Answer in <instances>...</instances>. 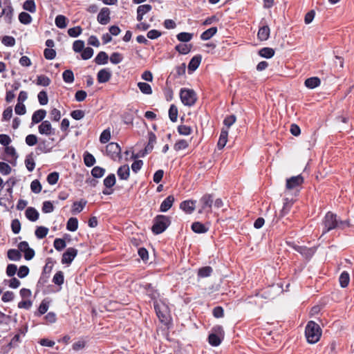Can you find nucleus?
Returning a JSON list of instances; mask_svg holds the SVG:
<instances>
[{
    "instance_id": "1",
    "label": "nucleus",
    "mask_w": 354,
    "mask_h": 354,
    "mask_svg": "<svg viewBox=\"0 0 354 354\" xmlns=\"http://www.w3.org/2000/svg\"><path fill=\"white\" fill-rule=\"evenodd\" d=\"M324 225V230L322 236L327 233L330 230L335 229H344L345 227L350 226L349 221L345 220L342 221L337 219V216L335 214L328 212L325 215L322 221Z\"/></svg>"
},
{
    "instance_id": "2",
    "label": "nucleus",
    "mask_w": 354,
    "mask_h": 354,
    "mask_svg": "<svg viewBox=\"0 0 354 354\" xmlns=\"http://www.w3.org/2000/svg\"><path fill=\"white\" fill-rule=\"evenodd\" d=\"M305 335L308 343H317L322 336L319 325L313 321L308 322L305 328Z\"/></svg>"
},
{
    "instance_id": "3",
    "label": "nucleus",
    "mask_w": 354,
    "mask_h": 354,
    "mask_svg": "<svg viewBox=\"0 0 354 354\" xmlns=\"http://www.w3.org/2000/svg\"><path fill=\"white\" fill-rule=\"evenodd\" d=\"M170 223L169 217L165 215H158L153 219L151 230L155 234H161L168 227Z\"/></svg>"
},
{
    "instance_id": "4",
    "label": "nucleus",
    "mask_w": 354,
    "mask_h": 354,
    "mask_svg": "<svg viewBox=\"0 0 354 354\" xmlns=\"http://www.w3.org/2000/svg\"><path fill=\"white\" fill-rule=\"evenodd\" d=\"M224 338V330L221 326H215L212 328L211 333L209 335L208 341L209 344L213 346H218L221 344Z\"/></svg>"
},
{
    "instance_id": "5",
    "label": "nucleus",
    "mask_w": 354,
    "mask_h": 354,
    "mask_svg": "<svg viewBox=\"0 0 354 354\" xmlns=\"http://www.w3.org/2000/svg\"><path fill=\"white\" fill-rule=\"evenodd\" d=\"M180 97L183 104L188 106H193L197 100L194 90L188 88H182L180 92Z\"/></svg>"
},
{
    "instance_id": "6",
    "label": "nucleus",
    "mask_w": 354,
    "mask_h": 354,
    "mask_svg": "<svg viewBox=\"0 0 354 354\" xmlns=\"http://www.w3.org/2000/svg\"><path fill=\"white\" fill-rule=\"evenodd\" d=\"M213 205L212 195L206 194L203 195L198 201V213H209L212 212Z\"/></svg>"
},
{
    "instance_id": "7",
    "label": "nucleus",
    "mask_w": 354,
    "mask_h": 354,
    "mask_svg": "<svg viewBox=\"0 0 354 354\" xmlns=\"http://www.w3.org/2000/svg\"><path fill=\"white\" fill-rule=\"evenodd\" d=\"M106 151L113 160L121 158V148L118 144L115 142H110L106 147Z\"/></svg>"
},
{
    "instance_id": "8",
    "label": "nucleus",
    "mask_w": 354,
    "mask_h": 354,
    "mask_svg": "<svg viewBox=\"0 0 354 354\" xmlns=\"http://www.w3.org/2000/svg\"><path fill=\"white\" fill-rule=\"evenodd\" d=\"M154 308L157 316L161 322H164L167 319L168 311L167 307L164 304H159L158 301H155Z\"/></svg>"
},
{
    "instance_id": "9",
    "label": "nucleus",
    "mask_w": 354,
    "mask_h": 354,
    "mask_svg": "<svg viewBox=\"0 0 354 354\" xmlns=\"http://www.w3.org/2000/svg\"><path fill=\"white\" fill-rule=\"evenodd\" d=\"M304 183V178L301 175L292 176L286 180V187L287 189L291 190L301 186Z\"/></svg>"
},
{
    "instance_id": "10",
    "label": "nucleus",
    "mask_w": 354,
    "mask_h": 354,
    "mask_svg": "<svg viewBox=\"0 0 354 354\" xmlns=\"http://www.w3.org/2000/svg\"><path fill=\"white\" fill-rule=\"evenodd\" d=\"M77 254V250L74 248H68L64 252L62 258L63 264H71Z\"/></svg>"
},
{
    "instance_id": "11",
    "label": "nucleus",
    "mask_w": 354,
    "mask_h": 354,
    "mask_svg": "<svg viewBox=\"0 0 354 354\" xmlns=\"http://www.w3.org/2000/svg\"><path fill=\"white\" fill-rule=\"evenodd\" d=\"M38 131L41 135L50 136L55 134L54 129L48 120L41 122L38 127Z\"/></svg>"
},
{
    "instance_id": "12",
    "label": "nucleus",
    "mask_w": 354,
    "mask_h": 354,
    "mask_svg": "<svg viewBox=\"0 0 354 354\" xmlns=\"http://www.w3.org/2000/svg\"><path fill=\"white\" fill-rule=\"evenodd\" d=\"M294 250L300 253L306 259L313 257L315 252L314 248H309L306 246H301L297 245H294Z\"/></svg>"
},
{
    "instance_id": "13",
    "label": "nucleus",
    "mask_w": 354,
    "mask_h": 354,
    "mask_svg": "<svg viewBox=\"0 0 354 354\" xmlns=\"http://www.w3.org/2000/svg\"><path fill=\"white\" fill-rule=\"evenodd\" d=\"M196 201L187 200L183 201L180 204V208L183 210L186 214H192L196 209Z\"/></svg>"
},
{
    "instance_id": "14",
    "label": "nucleus",
    "mask_w": 354,
    "mask_h": 354,
    "mask_svg": "<svg viewBox=\"0 0 354 354\" xmlns=\"http://www.w3.org/2000/svg\"><path fill=\"white\" fill-rule=\"evenodd\" d=\"M111 77V72L109 68H103L99 71L97 75V80L99 83H105L109 81Z\"/></svg>"
},
{
    "instance_id": "15",
    "label": "nucleus",
    "mask_w": 354,
    "mask_h": 354,
    "mask_svg": "<svg viewBox=\"0 0 354 354\" xmlns=\"http://www.w3.org/2000/svg\"><path fill=\"white\" fill-rule=\"evenodd\" d=\"M46 115V111L44 109H39L35 111L32 115V124H38L42 122Z\"/></svg>"
},
{
    "instance_id": "16",
    "label": "nucleus",
    "mask_w": 354,
    "mask_h": 354,
    "mask_svg": "<svg viewBox=\"0 0 354 354\" xmlns=\"http://www.w3.org/2000/svg\"><path fill=\"white\" fill-rule=\"evenodd\" d=\"M26 217L30 221L35 222L38 220L39 214L38 211L32 207H28L25 212Z\"/></svg>"
},
{
    "instance_id": "17",
    "label": "nucleus",
    "mask_w": 354,
    "mask_h": 354,
    "mask_svg": "<svg viewBox=\"0 0 354 354\" xmlns=\"http://www.w3.org/2000/svg\"><path fill=\"white\" fill-rule=\"evenodd\" d=\"M174 202V197L172 195L168 196L161 203L160 207V211L165 212L168 211L171 207Z\"/></svg>"
},
{
    "instance_id": "18",
    "label": "nucleus",
    "mask_w": 354,
    "mask_h": 354,
    "mask_svg": "<svg viewBox=\"0 0 354 354\" xmlns=\"http://www.w3.org/2000/svg\"><path fill=\"white\" fill-rule=\"evenodd\" d=\"M110 12H111L109 8H102L97 15V21L109 22L110 21Z\"/></svg>"
},
{
    "instance_id": "19",
    "label": "nucleus",
    "mask_w": 354,
    "mask_h": 354,
    "mask_svg": "<svg viewBox=\"0 0 354 354\" xmlns=\"http://www.w3.org/2000/svg\"><path fill=\"white\" fill-rule=\"evenodd\" d=\"M151 8V6L149 4L139 6L137 9V20L139 21H142L143 15L149 12Z\"/></svg>"
},
{
    "instance_id": "20",
    "label": "nucleus",
    "mask_w": 354,
    "mask_h": 354,
    "mask_svg": "<svg viewBox=\"0 0 354 354\" xmlns=\"http://www.w3.org/2000/svg\"><path fill=\"white\" fill-rule=\"evenodd\" d=\"M86 201L81 199L80 201H75L73 203L71 212L73 214H77L81 212L86 205Z\"/></svg>"
},
{
    "instance_id": "21",
    "label": "nucleus",
    "mask_w": 354,
    "mask_h": 354,
    "mask_svg": "<svg viewBox=\"0 0 354 354\" xmlns=\"http://www.w3.org/2000/svg\"><path fill=\"white\" fill-rule=\"evenodd\" d=\"M129 167L127 165H124L120 167L117 171V174L121 180H127L129 177Z\"/></svg>"
},
{
    "instance_id": "22",
    "label": "nucleus",
    "mask_w": 354,
    "mask_h": 354,
    "mask_svg": "<svg viewBox=\"0 0 354 354\" xmlns=\"http://www.w3.org/2000/svg\"><path fill=\"white\" fill-rule=\"evenodd\" d=\"M321 84V80L317 77H312L306 79L305 80L304 84L305 86L310 89L315 88L319 86Z\"/></svg>"
},
{
    "instance_id": "23",
    "label": "nucleus",
    "mask_w": 354,
    "mask_h": 354,
    "mask_svg": "<svg viewBox=\"0 0 354 354\" xmlns=\"http://www.w3.org/2000/svg\"><path fill=\"white\" fill-rule=\"evenodd\" d=\"M53 269V264L50 261H48L46 263L45 266L43 269V272L41 277H40L39 281H42L43 283H46L48 278L49 277V274Z\"/></svg>"
},
{
    "instance_id": "24",
    "label": "nucleus",
    "mask_w": 354,
    "mask_h": 354,
    "mask_svg": "<svg viewBox=\"0 0 354 354\" xmlns=\"http://www.w3.org/2000/svg\"><path fill=\"white\" fill-rule=\"evenodd\" d=\"M148 143L145 149L146 153L151 151L153 149L155 144L156 143V136L155 133H153V132H149L148 133Z\"/></svg>"
},
{
    "instance_id": "25",
    "label": "nucleus",
    "mask_w": 354,
    "mask_h": 354,
    "mask_svg": "<svg viewBox=\"0 0 354 354\" xmlns=\"http://www.w3.org/2000/svg\"><path fill=\"white\" fill-rule=\"evenodd\" d=\"M270 36V28L268 26H263L258 32L257 37L261 41H266Z\"/></svg>"
},
{
    "instance_id": "26",
    "label": "nucleus",
    "mask_w": 354,
    "mask_h": 354,
    "mask_svg": "<svg viewBox=\"0 0 354 354\" xmlns=\"http://www.w3.org/2000/svg\"><path fill=\"white\" fill-rule=\"evenodd\" d=\"M201 55H196L193 57L188 64L189 70L194 71L198 68L201 64Z\"/></svg>"
},
{
    "instance_id": "27",
    "label": "nucleus",
    "mask_w": 354,
    "mask_h": 354,
    "mask_svg": "<svg viewBox=\"0 0 354 354\" xmlns=\"http://www.w3.org/2000/svg\"><path fill=\"white\" fill-rule=\"evenodd\" d=\"M192 230L196 233L201 234L207 232L208 227L204 224L197 221L192 223Z\"/></svg>"
},
{
    "instance_id": "28",
    "label": "nucleus",
    "mask_w": 354,
    "mask_h": 354,
    "mask_svg": "<svg viewBox=\"0 0 354 354\" xmlns=\"http://www.w3.org/2000/svg\"><path fill=\"white\" fill-rule=\"evenodd\" d=\"M228 132L226 130H222L220 134V137L217 143L218 149H222L227 142Z\"/></svg>"
},
{
    "instance_id": "29",
    "label": "nucleus",
    "mask_w": 354,
    "mask_h": 354,
    "mask_svg": "<svg viewBox=\"0 0 354 354\" xmlns=\"http://www.w3.org/2000/svg\"><path fill=\"white\" fill-rule=\"evenodd\" d=\"M108 55L105 52L101 51L97 55L94 61L97 64L101 65L106 64L108 62Z\"/></svg>"
},
{
    "instance_id": "30",
    "label": "nucleus",
    "mask_w": 354,
    "mask_h": 354,
    "mask_svg": "<svg viewBox=\"0 0 354 354\" xmlns=\"http://www.w3.org/2000/svg\"><path fill=\"white\" fill-rule=\"evenodd\" d=\"M217 32V28L216 27H212L207 30L204 31L201 35V39L202 40L206 41L209 39H211Z\"/></svg>"
},
{
    "instance_id": "31",
    "label": "nucleus",
    "mask_w": 354,
    "mask_h": 354,
    "mask_svg": "<svg viewBox=\"0 0 354 354\" xmlns=\"http://www.w3.org/2000/svg\"><path fill=\"white\" fill-rule=\"evenodd\" d=\"M192 44H180L176 46L175 49L180 54H188L192 49Z\"/></svg>"
},
{
    "instance_id": "32",
    "label": "nucleus",
    "mask_w": 354,
    "mask_h": 354,
    "mask_svg": "<svg viewBox=\"0 0 354 354\" xmlns=\"http://www.w3.org/2000/svg\"><path fill=\"white\" fill-rule=\"evenodd\" d=\"M8 258L11 261H19L21 258V252L18 250L10 249L8 251Z\"/></svg>"
},
{
    "instance_id": "33",
    "label": "nucleus",
    "mask_w": 354,
    "mask_h": 354,
    "mask_svg": "<svg viewBox=\"0 0 354 354\" xmlns=\"http://www.w3.org/2000/svg\"><path fill=\"white\" fill-rule=\"evenodd\" d=\"M259 55L265 58H271L274 55V50L271 48L265 47L259 51Z\"/></svg>"
},
{
    "instance_id": "34",
    "label": "nucleus",
    "mask_w": 354,
    "mask_h": 354,
    "mask_svg": "<svg viewBox=\"0 0 354 354\" xmlns=\"http://www.w3.org/2000/svg\"><path fill=\"white\" fill-rule=\"evenodd\" d=\"M78 227V221L76 218H70L66 223V229L71 232H75Z\"/></svg>"
},
{
    "instance_id": "35",
    "label": "nucleus",
    "mask_w": 354,
    "mask_h": 354,
    "mask_svg": "<svg viewBox=\"0 0 354 354\" xmlns=\"http://www.w3.org/2000/svg\"><path fill=\"white\" fill-rule=\"evenodd\" d=\"M213 270L210 266H205L201 268L198 270V276L201 278L207 277L211 275Z\"/></svg>"
},
{
    "instance_id": "36",
    "label": "nucleus",
    "mask_w": 354,
    "mask_h": 354,
    "mask_svg": "<svg viewBox=\"0 0 354 354\" xmlns=\"http://www.w3.org/2000/svg\"><path fill=\"white\" fill-rule=\"evenodd\" d=\"M25 165L29 171H32L35 167V162L32 153L28 154L25 160Z\"/></svg>"
},
{
    "instance_id": "37",
    "label": "nucleus",
    "mask_w": 354,
    "mask_h": 354,
    "mask_svg": "<svg viewBox=\"0 0 354 354\" xmlns=\"http://www.w3.org/2000/svg\"><path fill=\"white\" fill-rule=\"evenodd\" d=\"M178 108L174 104H171L169 109V117L171 122H175L178 118Z\"/></svg>"
},
{
    "instance_id": "38",
    "label": "nucleus",
    "mask_w": 354,
    "mask_h": 354,
    "mask_svg": "<svg viewBox=\"0 0 354 354\" xmlns=\"http://www.w3.org/2000/svg\"><path fill=\"white\" fill-rule=\"evenodd\" d=\"M115 184V176L113 174L108 175L104 180V185L106 188H111Z\"/></svg>"
},
{
    "instance_id": "39",
    "label": "nucleus",
    "mask_w": 354,
    "mask_h": 354,
    "mask_svg": "<svg viewBox=\"0 0 354 354\" xmlns=\"http://www.w3.org/2000/svg\"><path fill=\"white\" fill-rule=\"evenodd\" d=\"M138 86L140 91L144 94L150 95L152 93L151 87L148 83L138 82Z\"/></svg>"
},
{
    "instance_id": "40",
    "label": "nucleus",
    "mask_w": 354,
    "mask_h": 354,
    "mask_svg": "<svg viewBox=\"0 0 354 354\" xmlns=\"http://www.w3.org/2000/svg\"><path fill=\"white\" fill-rule=\"evenodd\" d=\"M35 236L39 239H44L48 233V229L44 226L37 227L35 230Z\"/></svg>"
},
{
    "instance_id": "41",
    "label": "nucleus",
    "mask_w": 354,
    "mask_h": 354,
    "mask_svg": "<svg viewBox=\"0 0 354 354\" xmlns=\"http://www.w3.org/2000/svg\"><path fill=\"white\" fill-rule=\"evenodd\" d=\"M188 146H189V142L187 141L186 140L181 139V140H178L174 144V149L178 151H180V150L187 149L188 147Z\"/></svg>"
},
{
    "instance_id": "42",
    "label": "nucleus",
    "mask_w": 354,
    "mask_h": 354,
    "mask_svg": "<svg viewBox=\"0 0 354 354\" xmlns=\"http://www.w3.org/2000/svg\"><path fill=\"white\" fill-rule=\"evenodd\" d=\"M51 81L49 77H48L46 75H38L37 77V84L43 86H48L50 84Z\"/></svg>"
},
{
    "instance_id": "43",
    "label": "nucleus",
    "mask_w": 354,
    "mask_h": 354,
    "mask_svg": "<svg viewBox=\"0 0 354 354\" xmlns=\"http://www.w3.org/2000/svg\"><path fill=\"white\" fill-rule=\"evenodd\" d=\"M350 281L349 274L347 272H343L339 277V283L342 288L348 286Z\"/></svg>"
},
{
    "instance_id": "44",
    "label": "nucleus",
    "mask_w": 354,
    "mask_h": 354,
    "mask_svg": "<svg viewBox=\"0 0 354 354\" xmlns=\"http://www.w3.org/2000/svg\"><path fill=\"white\" fill-rule=\"evenodd\" d=\"M64 276L62 271H58L55 273L53 278V282L58 286H61L64 283Z\"/></svg>"
},
{
    "instance_id": "45",
    "label": "nucleus",
    "mask_w": 354,
    "mask_h": 354,
    "mask_svg": "<svg viewBox=\"0 0 354 354\" xmlns=\"http://www.w3.org/2000/svg\"><path fill=\"white\" fill-rule=\"evenodd\" d=\"M176 37H177L178 40L181 42H188L192 39L193 34L183 32L178 33L176 35Z\"/></svg>"
},
{
    "instance_id": "46",
    "label": "nucleus",
    "mask_w": 354,
    "mask_h": 354,
    "mask_svg": "<svg viewBox=\"0 0 354 354\" xmlns=\"http://www.w3.org/2000/svg\"><path fill=\"white\" fill-rule=\"evenodd\" d=\"M84 162L87 167H91L95 163V159L92 154L86 152L84 155Z\"/></svg>"
},
{
    "instance_id": "47",
    "label": "nucleus",
    "mask_w": 354,
    "mask_h": 354,
    "mask_svg": "<svg viewBox=\"0 0 354 354\" xmlns=\"http://www.w3.org/2000/svg\"><path fill=\"white\" fill-rule=\"evenodd\" d=\"M63 80L66 83H73L74 82V75L71 70H66L62 74Z\"/></svg>"
},
{
    "instance_id": "48",
    "label": "nucleus",
    "mask_w": 354,
    "mask_h": 354,
    "mask_svg": "<svg viewBox=\"0 0 354 354\" xmlns=\"http://www.w3.org/2000/svg\"><path fill=\"white\" fill-rule=\"evenodd\" d=\"M104 173L105 169L99 166L94 167L91 170V175L95 178H101L104 176Z\"/></svg>"
},
{
    "instance_id": "49",
    "label": "nucleus",
    "mask_w": 354,
    "mask_h": 354,
    "mask_svg": "<svg viewBox=\"0 0 354 354\" xmlns=\"http://www.w3.org/2000/svg\"><path fill=\"white\" fill-rule=\"evenodd\" d=\"M53 245L55 250L57 251H61L66 247V245L64 239L57 238L55 239Z\"/></svg>"
},
{
    "instance_id": "50",
    "label": "nucleus",
    "mask_w": 354,
    "mask_h": 354,
    "mask_svg": "<svg viewBox=\"0 0 354 354\" xmlns=\"http://www.w3.org/2000/svg\"><path fill=\"white\" fill-rule=\"evenodd\" d=\"M38 101L41 105H46L48 104V98L47 93L45 91H41L37 95Z\"/></svg>"
},
{
    "instance_id": "51",
    "label": "nucleus",
    "mask_w": 354,
    "mask_h": 354,
    "mask_svg": "<svg viewBox=\"0 0 354 354\" xmlns=\"http://www.w3.org/2000/svg\"><path fill=\"white\" fill-rule=\"evenodd\" d=\"M178 132L183 136H188L192 132V129L190 127L187 125H180L178 127Z\"/></svg>"
},
{
    "instance_id": "52",
    "label": "nucleus",
    "mask_w": 354,
    "mask_h": 354,
    "mask_svg": "<svg viewBox=\"0 0 354 354\" xmlns=\"http://www.w3.org/2000/svg\"><path fill=\"white\" fill-rule=\"evenodd\" d=\"M59 173L54 171L49 174L47 176V181L50 185H55L59 180Z\"/></svg>"
},
{
    "instance_id": "53",
    "label": "nucleus",
    "mask_w": 354,
    "mask_h": 354,
    "mask_svg": "<svg viewBox=\"0 0 354 354\" xmlns=\"http://www.w3.org/2000/svg\"><path fill=\"white\" fill-rule=\"evenodd\" d=\"M23 8L30 12H34L36 10L35 3L32 0H26L24 3Z\"/></svg>"
},
{
    "instance_id": "54",
    "label": "nucleus",
    "mask_w": 354,
    "mask_h": 354,
    "mask_svg": "<svg viewBox=\"0 0 354 354\" xmlns=\"http://www.w3.org/2000/svg\"><path fill=\"white\" fill-rule=\"evenodd\" d=\"M111 138V132H110V130L108 129H105L104 130L100 136V141L101 143H106L107 142L109 141Z\"/></svg>"
},
{
    "instance_id": "55",
    "label": "nucleus",
    "mask_w": 354,
    "mask_h": 354,
    "mask_svg": "<svg viewBox=\"0 0 354 354\" xmlns=\"http://www.w3.org/2000/svg\"><path fill=\"white\" fill-rule=\"evenodd\" d=\"M93 55V49L91 47L84 48L81 54V57L83 59L86 60L90 59Z\"/></svg>"
},
{
    "instance_id": "56",
    "label": "nucleus",
    "mask_w": 354,
    "mask_h": 354,
    "mask_svg": "<svg viewBox=\"0 0 354 354\" xmlns=\"http://www.w3.org/2000/svg\"><path fill=\"white\" fill-rule=\"evenodd\" d=\"M11 167L10 166L4 162H0V173L3 175H8L11 172Z\"/></svg>"
},
{
    "instance_id": "57",
    "label": "nucleus",
    "mask_w": 354,
    "mask_h": 354,
    "mask_svg": "<svg viewBox=\"0 0 354 354\" xmlns=\"http://www.w3.org/2000/svg\"><path fill=\"white\" fill-rule=\"evenodd\" d=\"M123 59L122 55L119 53H113L110 57V61L112 64H118L122 62Z\"/></svg>"
},
{
    "instance_id": "58",
    "label": "nucleus",
    "mask_w": 354,
    "mask_h": 354,
    "mask_svg": "<svg viewBox=\"0 0 354 354\" xmlns=\"http://www.w3.org/2000/svg\"><path fill=\"white\" fill-rule=\"evenodd\" d=\"M25 141L27 145L32 147L37 144L38 140L35 135L29 134L26 137Z\"/></svg>"
},
{
    "instance_id": "59",
    "label": "nucleus",
    "mask_w": 354,
    "mask_h": 354,
    "mask_svg": "<svg viewBox=\"0 0 354 354\" xmlns=\"http://www.w3.org/2000/svg\"><path fill=\"white\" fill-rule=\"evenodd\" d=\"M30 189L32 192L38 194L41 191V185L38 180H35L30 184Z\"/></svg>"
},
{
    "instance_id": "60",
    "label": "nucleus",
    "mask_w": 354,
    "mask_h": 354,
    "mask_svg": "<svg viewBox=\"0 0 354 354\" xmlns=\"http://www.w3.org/2000/svg\"><path fill=\"white\" fill-rule=\"evenodd\" d=\"M84 48V42L82 40H77L73 42V49L76 53H80Z\"/></svg>"
},
{
    "instance_id": "61",
    "label": "nucleus",
    "mask_w": 354,
    "mask_h": 354,
    "mask_svg": "<svg viewBox=\"0 0 354 354\" xmlns=\"http://www.w3.org/2000/svg\"><path fill=\"white\" fill-rule=\"evenodd\" d=\"M44 57L46 59H53L56 56V51L53 48H46L44 51Z\"/></svg>"
},
{
    "instance_id": "62",
    "label": "nucleus",
    "mask_w": 354,
    "mask_h": 354,
    "mask_svg": "<svg viewBox=\"0 0 354 354\" xmlns=\"http://www.w3.org/2000/svg\"><path fill=\"white\" fill-rule=\"evenodd\" d=\"M82 28L80 26H75L68 30V34L72 37H76L79 36L82 32Z\"/></svg>"
},
{
    "instance_id": "63",
    "label": "nucleus",
    "mask_w": 354,
    "mask_h": 354,
    "mask_svg": "<svg viewBox=\"0 0 354 354\" xmlns=\"http://www.w3.org/2000/svg\"><path fill=\"white\" fill-rule=\"evenodd\" d=\"M12 231L14 234H19L21 230V223L18 219L12 220L11 223Z\"/></svg>"
},
{
    "instance_id": "64",
    "label": "nucleus",
    "mask_w": 354,
    "mask_h": 354,
    "mask_svg": "<svg viewBox=\"0 0 354 354\" xmlns=\"http://www.w3.org/2000/svg\"><path fill=\"white\" fill-rule=\"evenodd\" d=\"M54 210V206L50 201H44L42 205V212L44 213H50Z\"/></svg>"
}]
</instances>
